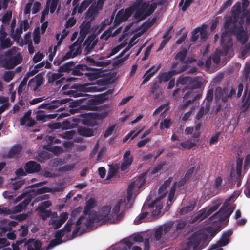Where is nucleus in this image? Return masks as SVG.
<instances>
[{
    "label": "nucleus",
    "instance_id": "nucleus-1",
    "mask_svg": "<svg viewBox=\"0 0 250 250\" xmlns=\"http://www.w3.org/2000/svg\"><path fill=\"white\" fill-rule=\"evenodd\" d=\"M133 5L135 11L133 16L138 22L151 15L156 8V4H150L144 0H136Z\"/></svg>",
    "mask_w": 250,
    "mask_h": 250
},
{
    "label": "nucleus",
    "instance_id": "nucleus-2",
    "mask_svg": "<svg viewBox=\"0 0 250 250\" xmlns=\"http://www.w3.org/2000/svg\"><path fill=\"white\" fill-rule=\"evenodd\" d=\"M18 48L13 47L6 51L4 57L0 56V62L2 66L7 69H13L22 61V56L20 53H17Z\"/></svg>",
    "mask_w": 250,
    "mask_h": 250
},
{
    "label": "nucleus",
    "instance_id": "nucleus-3",
    "mask_svg": "<svg viewBox=\"0 0 250 250\" xmlns=\"http://www.w3.org/2000/svg\"><path fill=\"white\" fill-rule=\"evenodd\" d=\"M133 193L127 191V199H121L119 200L114 206L112 214L116 215V219L120 220L125 214L126 210L131 208V205L129 206L128 203L131 201Z\"/></svg>",
    "mask_w": 250,
    "mask_h": 250
},
{
    "label": "nucleus",
    "instance_id": "nucleus-4",
    "mask_svg": "<svg viewBox=\"0 0 250 250\" xmlns=\"http://www.w3.org/2000/svg\"><path fill=\"white\" fill-rule=\"evenodd\" d=\"M111 209V207L107 205L101 208L98 213L96 212L90 213L85 223L86 228H89L90 226L95 222L109 220Z\"/></svg>",
    "mask_w": 250,
    "mask_h": 250
},
{
    "label": "nucleus",
    "instance_id": "nucleus-5",
    "mask_svg": "<svg viewBox=\"0 0 250 250\" xmlns=\"http://www.w3.org/2000/svg\"><path fill=\"white\" fill-rule=\"evenodd\" d=\"M85 84H74L70 87L69 85H66L62 87V90L63 91L64 94L76 98L84 96L86 92L89 91V88Z\"/></svg>",
    "mask_w": 250,
    "mask_h": 250
},
{
    "label": "nucleus",
    "instance_id": "nucleus-6",
    "mask_svg": "<svg viewBox=\"0 0 250 250\" xmlns=\"http://www.w3.org/2000/svg\"><path fill=\"white\" fill-rule=\"evenodd\" d=\"M244 21L240 20L238 23L231 24L229 30L231 34L236 36L237 40L243 44H245L248 40L247 33L244 30Z\"/></svg>",
    "mask_w": 250,
    "mask_h": 250
},
{
    "label": "nucleus",
    "instance_id": "nucleus-7",
    "mask_svg": "<svg viewBox=\"0 0 250 250\" xmlns=\"http://www.w3.org/2000/svg\"><path fill=\"white\" fill-rule=\"evenodd\" d=\"M235 93L236 90L233 87H232L229 90L228 87L223 88L221 87H217L215 89V99L216 101L221 99L223 103H226L229 100H231Z\"/></svg>",
    "mask_w": 250,
    "mask_h": 250
},
{
    "label": "nucleus",
    "instance_id": "nucleus-8",
    "mask_svg": "<svg viewBox=\"0 0 250 250\" xmlns=\"http://www.w3.org/2000/svg\"><path fill=\"white\" fill-rule=\"evenodd\" d=\"M232 14L226 18L224 28L228 29L231 24L238 23L240 19V14L241 12V4L240 2H237L232 7Z\"/></svg>",
    "mask_w": 250,
    "mask_h": 250
},
{
    "label": "nucleus",
    "instance_id": "nucleus-9",
    "mask_svg": "<svg viewBox=\"0 0 250 250\" xmlns=\"http://www.w3.org/2000/svg\"><path fill=\"white\" fill-rule=\"evenodd\" d=\"M244 90V93L242 100V107L247 109L250 105V86L247 83L244 88V85L242 83H240L237 87V93L236 97L239 98L241 97Z\"/></svg>",
    "mask_w": 250,
    "mask_h": 250
},
{
    "label": "nucleus",
    "instance_id": "nucleus-10",
    "mask_svg": "<svg viewBox=\"0 0 250 250\" xmlns=\"http://www.w3.org/2000/svg\"><path fill=\"white\" fill-rule=\"evenodd\" d=\"M231 26L223 32L221 36V45L225 55H227L229 51L232 47V39L230 37L231 33L229 31Z\"/></svg>",
    "mask_w": 250,
    "mask_h": 250
},
{
    "label": "nucleus",
    "instance_id": "nucleus-11",
    "mask_svg": "<svg viewBox=\"0 0 250 250\" xmlns=\"http://www.w3.org/2000/svg\"><path fill=\"white\" fill-rule=\"evenodd\" d=\"M113 93V89H109L106 92L97 95L94 100L89 101L88 108L91 110H96L98 107L96 105V103L101 104L109 99V96Z\"/></svg>",
    "mask_w": 250,
    "mask_h": 250
},
{
    "label": "nucleus",
    "instance_id": "nucleus-12",
    "mask_svg": "<svg viewBox=\"0 0 250 250\" xmlns=\"http://www.w3.org/2000/svg\"><path fill=\"white\" fill-rule=\"evenodd\" d=\"M134 12H135V11L133 4L130 7L126 8L125 10H121L119 11L114 20L115 25H117L121 22L127 21Z\"/></svg>",
    "mask_w": 250,
    "mask_h": 250
},
{
    "label": "nucleus",
    "instance_id": "nucleus-13",
    "mask_svg": "<svg viewBox=\"0 0 250 250\" xmlns=\"http://www.w3.org/2000/svg\"><path fill=\"white\" fill-rule=\"evenodd\" d=\"M185 66L183 65L178 69L170 70L167 72H165L161 73L158 76L159 83H162L163 82H166L170 80L172 76L180 74L185 71Z\"/></svg>",
    "mask_w": 250,
    "mask_h": 250
},
{
    "label": "nucleus",
    "instance_id": "nucleus-14",
    "mask_svg": "<svg viewBox=\"0 0 250 250\" xmlns=\"http://www.w3.org/2000/svg\"><path fill=\"white\" fill-rule=\"evenodd\" d=\"M173 223L169 222L166 223L163 225L159 226L155 229L154 237L157 241H159L162 236H165L170 231L172 227Z\"/></svg>",
    "mask_w": 250,
    "mask_h": 250
},
{
    "label": "nucleus",
    "instance_id": "nucleus-15",
    "mask_svg": "<svg viewBox=\"0 0 250 250\" xmlns=\"http://www.w3.org/2000/svg\"><path fill=\"white\" fill-rule=\"evenodd\" d=\"M69 49L70 51L69 52L65 55L62 56L64 61L71 58L75 57L81 53L82 50L81 45L79 43H78V41L71 45L69 47Z\"/></svg>",
    "mask_w": 250,
    "mask_h": 250
},
{
    "label": "nucleus",
    "instance_id": "nucleus-16",
    "mask_svg": "<svg viewBox=\"0 0 250 250\" xmlns=\"http://www.w3.org/2000/svg\"><path fill=\"white\" fill-rule=\"evenodd\" d=\"M42 244L40 240L30 238L25 241L24 246L27 250H42Z\"/></svg>",
    "mask_w": 250,
    "mask_h": 250
},
{
    "label": "nucleus",
    "instance_id": "nucleus-17",
    "mask_svg": "<svg viewBox=\"0 0 250 250\" xmlns=\"http://www.w3.org/2000/svg\"><path fill=\"white\" fill-rule=\"evenodd\" d=\"M131 152L129 150H126L123 155V162L122 163L120 169L121 171L126 170L131 165L133 161V157L130 155Z\"/></svg>",
    "mask_w": 250,
    "mask_h": 250
},
{
    "label": "nucleus",
    "instance_id": "nucleus-18",
    "mask_svg": "<svg viewBox=\"0 0 250 250\" xmlns=\"http://www.w3.org/2000/svg\"><path fill=\"white\" fill-rule=\"evenodd\" d=\"M204 240V236L200 233H194L189 238L188 244L192 245L193 250H197V248L202 241Z\"/></svg>",
    "mask_w": 250,
    "mask_h": 250
},
{
    "label": "nucleus",
    "instance_id": "nucleus-19",
    "mask_svg": "<svg viewBox=\"0 0 250 250\" xmlns=\"http://www.w3.org/2000/svg\"><path fill=\"white\" fill-rule=\"evenodd\" d=\"M233 231L229 229L225 232L222 235L221 238L214 244V248L216 247H224L228 245L230 241L229 237L232 235Z\"/></svg>",
    "mask_w": 250,
    "mask_h": 250
},
{
    "label": "nucleus",
    "instance_id": "nucleus-20",
    "mask_svg": "<svg viewBox=\"0 0 250 250\" xmlns=\"http://www.w3.org/2000/svg\"><path fill=\"white\" fill-rule=\"evenodd\" d=\"M25 170L27 173L32 174L38 172L41 168V165L34 161H30L27 162L24 167Z\"/></svg>",
    "mask_w": 250,
    "mask_h": 250
},
{
    "label": "nucleus",
    "instance_id": "nucleus-21",
    "mask_svg": "<svg viewBox=\"0 0 250 250\" xmlns=\"http://www.w3.org/2000/svg\"><path fill=\"white\" fill-rule=\"evenodd\" d=\"M89 70H94L95 69L89 68L85 64H78L72 69V74L75 76H82L85 75V71Z\"/></svg>",
    "mask_w": 250,
    "mask_h": 250
},
{
    "label": "nucleus",
    "instance_id": "nucleus-22",
    "mask_svg": "<svg viewBox=\"0 0 250 250\" xmlns=\"http://www.w3.org/2000/svg\"><path fill=\"white\" fill-rule=\"evenodd\" d=\"M159 67H155L153 66L148 69L144 74L143 76V81L141 85H143L147 82L150 78L154 75V74L158 70Z\"/></svg>",
    "mask_w": 250,
    "mask_h": 250
},
{
    "label": "nucleus",
    "instance_id": "nucleus-23",
    "mask_svg": "<svg viewBox=\"0 0 250 250\" xmlns=\"http://www.w3.org/2000/svg\"><path fill=\"white\" fill-rule=\"evenodd\" d=\"M146 174V172L143 173L140 175L138 179L131 182L128 187L127 191L129 192H131L133 193L134 189H135L136 186L138 187L139 182L142 181V183L140 184L139 187L142 186L145 183V180L144 178Z\"/></svg>",
    "mask_w": 250,
    "mask_h": 250
},
{
    "label": "nucleus",
    "instance_id": "nucleus-24",
    "mask_svg": "<svg viewBox=\"0 0 250 250\" xmlns=\"http://www.w3.org/2000/svg\"><path fill=\"white\" fill-rule=\"evenodd\" d=\"M133 245V243L129 240L127 239H123L121 243L116 244L115 249L116 250H127V247L130 249Z\"/></svg>",
    "mask_w": 250,
    "mask_h": 250
},
{
    "label": "nucleus",
    "instance_id": "nucleus-25",
    "mask_svg": "<svg viewBox=\"0 0 250 250\" xmlns=\"http://www.w3.org/2000/svg\"><path fill=\"white\" fill-rule=\"evenodd\" d=\"M194 82V79L193 77L189 76H185L183 75H181L177 80L176 86H178V84L186 85L188 84H190V83Z\"/></svg>",
    "mask_w": 250,
    "mask_h": 250
},
{
    "label": "nucleus",
    "instance_id": "nucleus-26",
    "mask_svg": "<svg viewBox=\"0 0 250 250\" xmlns=\"http://www.w3.org/2000/svg\"><path fill=\"white\" fill-rule=\"evenodd\" d=\"M22 150V146L20 144H16L10 148L7 156L8 158H14L19 155Z\"/></svg>",
    "mask_w": 250,
    "mask_h": 250
},
{
    "label": "nucleus",
    "instance_id": "nucleus-27",
    "mask_svg": "<svg viewBox=\"0 0 250 250\" xmlns=\"http://www.w3.org/2000/svg\"><path fill=\"white\" fill-rule=\"evenodd\" d=\"M43 79L40 74H38L34 78L30 80L28 83V85L30 86L33 83H35L36 86L33 90L36 91L38 88L43 83Z\"/></svg>",
    "mask_w": 250,
    "mask_h": 250
},
{
    "label": "nucleus",
    "instance_id": "nucleus-28",
    "mask_svg": "<svg viewBox=\"0 0 250 250\" xmlns=\"http://www.w3.org/2000/svg\"><path fill=\"white\" fill-rule=\"evenodd\" d=\"M58 215L56 212L53 213L52 217L50 218L49 224L52 225L54 229H56L60 228L63 223L57 218Z\"/></svg>",
    "mask_w": 250,
    "mask_h": 250
},
{
    "label": "nucleus",
    "instance_id": "nucleus-29",
    "mask_svg": "<svg viewBox=\"0 0 250 250\" xmlns=\"http://www.w3.org/2000/svg\"><path fill=\"white\" fill-rule=\"evenodd\" d=\"M241 79L243 82L250 80V60L245 64Z\"/></svg>",
    "mask_w": 250,
    "mask_h": 250
},
{
    "label": "nucleus",
    "instance_id": "nucleus-30",
    "mask_svg": "<svg viewBox=\"0 0 250 250\" xmlns=\"http://www.w3.org/2000/svg\"><path fill=\"white\" fill-rule=\"evenodd\" d=\"M78 134L82 136L89 137L94 135L93 129L86 128L85 127H80L78 128Z\"/></svg>",
    "mask_w": 250,
    "mask_h": 250
},
{
    "label": "nucleus",
    "instance_id": "nucleus-31",
    "mask_svg": "<svg viewBox=\"0 0 250 250\" xmlns=\"http://www.w3.org/2000/svg\"><path fill=\"white\" fill-rule=\"evenodd\" d=\"M234 196L232 195L230 196H229L228 198H227L219 210L214 213L210 218H217L218 217V215H220V214L224 211V209H226V208H228L229 207L230 203V201L233 198Z\"/></svg>",
    "mask_w": 250,
    "mask_h": 250
},
{
    "label": "nucleus",
    "instance_id": "nucleus-32",
    "mask_svg": "<svg viewBox=\"0 0 250 250\" xmlns=\"http://www.w3.org/2000/svg\"><path fill=\"white\" fill-rule=\"evenodd\" d=\"M60 73H53L49 77L48 81L50 83H55L56 85L60 84L64 80Z\"/></svg>",
    "mask_w": 250,
    "mask_h": 250
},
{
    "label": "nucleus",
    "instance_id": "nucleus-33",
    "mask_svg": "<svg viewBox=\"0 0 250 250\" xmlns=\"http://www.w3.org/2000/svg\"><path fill=\"white\" fill-rule=\"evenodd\" d=\"M155 207L152 212V215L154 217H158L161 215V209L162 208V206L161 205H157V202L154 201L151 204L148 206V208H152Z\"/></svg>",
    "mask_w": 250,
    "mask_h": 250
},
{
    "label": "nucleus",
    "instance_id": "nucleus-34",
    "mask_svg": "<svg viewBox=\"0 0 250 250\" xmlns=\"http://www.w3.org/2000/svg\"><path fill=\"white\" fill-rule=\"evenodd\" d=\"M210 109V105L208 103L205 104V106H202L196 115V119L198 120L201 119L204 115H207Z\"/></svg>",
    "mask_w": 250,
    "mask_h": 250
},
{
    "label": "nucleus",
    "instance_id": "nucleus-35",
    "mask_svg": "<svg viewBox=\"0 0 250 250\" xmlns=\"http://www.w3.org/2000/svg\"><path fill=\"white\" fill-rule=\"evenodd\" d=\"M43 148L47 150L52 152L55 155H58L63 151L62 148L58 146H52L51 145L48 144L44 146Z\"/></svg>",
    "mask_w": 250,
    "mask_h": 250
},
{
    "label": "nucleus",
    "instance_id": "nucleus-36",
    "mask_svg": "<svg viewBox=\"0 0 250 250\" xmlns=\"http://www.w3.org/2000/svg\"><path fill=\"white\" fill-rule=\"evenodd\" d=\"M96 206L95 200L90 198L88 201H86L85 206L84 207L83 213L85 215H87L89 213L91 209L93 208Z\"/></svg>",
    "mask_w": 250,
    "mask_h": 250
},
{
    "label": "nucleus",
    "instance_id": "nucleus-37",
    "mask_svg": "<svg viewBox=\"0 0 250 250\" xmlns=\"http://www.w3.org/2000/svg\"><path fill=\"white\" fill-rule=\"evenodd\" d=\"M74 65L75 63L73 62L66 63L59 67L58 72L59 73L69 72L72 70V67H74Z\"/></svg>",
    "mask_w": 250,
    "mask_h": 250
},
{
    "label": "nucleus",
    "instance_id": "nucleus-38",
    "mask_svg": "<svg viewBox=\"0 0 250 250\" xmlns=\"http://www.w3.org/2000/svg\"><path fill=\"white\" fill-rule=\"evenodd\" d=\"M98 12V8L97 6L92 5L85 13L86 18H90L91 20L94 19L95 16Z\"/></svg>",
    "mask_w": 250,
    "mask_h": 250
},
{
    "label": "nucleus",
    "instance_id": "nucleus-39",
    "mask_svg": "<svg viewBox=\"0 0 250 250\" xmlns=\"http://www.w3.org/2000/svg\"><path fill=\"white\" fill-rule=\"evenodd\" d=\"M208 217L206 212V208H204L199 210L194 217L193 222H195L197 221H202Z\"/></svg>",
    "mask_w": 250,
    "mask_h": 250
},
{
    "label": "nucleus",
    "instance_id": "nucleus-40",
    "mask_svg": "<svg viewBox=\"0 0 250 250\" xmlns=\"http://www.w3.org/2000/svg\"><path fill=\"white\" fill-rule=\"evenodd\" d=\"M200 96V99L202 96L201 93H196L193 89H191L189 91H187L183 96L184 100H189L194 99L196 96Z\"/></svg>",
    "mask_w": 250,
    "mask_h": 250
},
{
    "label": "nucleus",
    "instance_id": "nucleus-41",
    "mask_svg": "<svg viewBox=\"0 0 250 250\" xmlns=\"http://www.w3.org/2000/svg\"><path fill=\"white\" fill-rule=\"evenodd\" d=\"M188 50L184 48L176 54L175 56V60H179V62H186L185 59L186 58Z\"/></svg>",
    "mask_w": 250,
    "mask_h": 250
},
{
    "label": "nucleus",
    "instance_id": "nucleus-42",
    "mask_svg": "<svg viewBox=\"0 0 250 250\" xmlns=\"http://www.w3.org/2000/svg\"><path fill=\"white\" fill-rule=\"evenodd\" d=\"M249 1L248 0H242V8L243 11L240 16V20H243L245 21V17L249 13L247 8L249 5Z\"/></svg>",
    "mask_w": 250,
    "mask_h": 250
},
{
    "label": "nucleus",
    "instance_id": "nucleus-43",
    "mask_svg": "<svg viewBox=\"0 0 250 250\" xmlns=\"http://www.w3.org/2000/svg\"><path fill=\"white\" fill-rule=\"evenodd\" d=\"M195 208L194 204H190L186 207L182 208L179 211L178 213L180 215L187 214L192 211Z\"/></svg>",
    "mask_w": 250,
    "mask_h": 250
},
{
    "label": "nucleus",
    "instance_id": "nucleus-44",
    "mask_svg": "<svg viewBox=\"0 0 250 250\" xmlns=\"http://www.w3.org/2000/svg\"><path fill=\"white\" fill-rule=\"evenodd\" d=\"M31 201V199L30 198H26L23 201L20 203L15 207L16 210L18 212L21 211L30 203Z\"/></svg>",
    "mask_w": 250,
    "mask_h": 250
},
{
    "label": "nucleus",
    "instance_id": "nucleus-45",
    "mask_svg": "<svg viewBox=\"0 0 250 250\" xmlns=\"http://www.w3.org/2000/svg\"><path fill=\"white\" fill-rule=\"evenodd\" d=\"M180 145L183 149H190L195 146L196 144L195 142H193L191 140H188L185 142L180 143Z\"/></svg>",
    "mask_w": 250,
    "mask_h": 250
},
{
    "label": "nucleus",
    "instance_id": "nucleus-46",
    "mask_svg": "<svg viewBox=\"0 0 250 250\" xmlns=\"http://www.w3.org/2000/svg\"><path fill=\"white\" fill-rule=\"evenodd\" d=\"M183 65L185 66V71H186L189 66L188 62H173L172 63V64L171 66V70H174V69H178L179 68L181 67L182 66H183Z\"/></svg>",
    "mask_w": 250,
    "mask_h": 250
},
{
    "label": "nucleus",
    "instance_id": "nucleus-47",
    "mask_svg": "<svg viewBox=\"0 0 250 250\" xmlns=\"http://www.w3.org/2000/svg\"><path fill=\"white\" fill-rule=\"evenodd\" d=\"M13 44L9 38L3 39L0 41V45L2 49H6L10 47Z\"/></svg>",
    "mask_w": 250,
    "mask_h": 250
},
{
    "label": "nucleus",
    "instance_id": "nucleus-48",
    "mask_svg": "<svg viewBox=\"0 0 250 250\" xmlns=\"http://www.w3.org/2000/svg\"><path fill=\"white\" fill-rule=\"evenodd\" d=\"M172 180V177H169L167 180L164 181V183L161 186V187L159 188V193H161V190H164V194H167V188L169 187V186L170 185L171 182Z\"/></svg>",
    "mask_w": 250,
    "mask_h": 250
},
{
    "label": "nucleus",
    "instance_id": "nucleus-49",
    "mask_svg": "<svg viewBox=\"0 0 250 250\" xmlns=\"http://www.w3.org/2000/svg\"><path fill=\"white\" fill-rule=\"evenodd\" d=\"M80 28V34L85 35L88 33L89 30L90 28V23L89 22H83L81 24Z\"/></svg>",
    "mask_w": 250,
    "mask_h": 250
},
{
    "label": "nucleus",
    "instance_id": "nucleus-50",
    "mask_svg": "<svg viewBox=\"0 0 250 250\" xmlns=\"http://www.w3.org/2000/svg\"><path fill=\"white\" fill-rule=\"evenodd\" d=\"M234 209V208L232 207H229L228 208H226L224 209V211H222L220 215H218L220 218L222 215H223V217L225 218L229 217L232 213L233 212Z\"/></svg>",
    "mask_w": 250,
    "mask_h": 250
},
{
    "label": "nucleus",
    "instance_id": "nucleus-51",
    "mask_svg": "<svg viewBox=\"0 0 250 250\" xmlns=\"http://www.w3.org/2000/svg\"><path fill=\"white\" fill-rule=\"evenodd\" d=\"M15 75V73L12 71H5L3 74V78L5 82H9Z\"/></svg>",
    "mask_w": 250,
    "mask_h": 250
},
{
    "label": "nucleus",
    "instance_id": "nucleus-52",
    "mask_svg": "<svg viewBox=\"0 0 250 250\" xmlns=\"http://www.w3.org/2000/svg\"><path fill=\"white\" fill-rule=\"evenodd\" d=\"M31 110H29L24 114L23 117L20 119L21 125H24L26 122L29 120L31 118Z\"/></svg>",
    "mask_w": 250,
    "mask_h": 250
},
{
    "label": "nucleus",
    "instance_id": "nucleus-53",
    "mask_svg": "<svg viewBox=\"0 0 250 250\" xmlns=\"http://www.w3.org/2000/svg\"><path fill=\"white\" fill-rule=\"evenodd\" d=\"M28 79V77H25L22 81L20 83V85L18 88V94L21 95L22 93L23 88L25 87L27 84V82Z\"/></svg>",
    "mask_w": 250,
    "mask_h": 250
},
{
    "label": "nucleus",
    "instance_id": "nucleus-54",
    "mask_svg": "<svg viewBox=\"0 0 250 250\" xmlns=\"http://www.w3.org/2000/svg\"><path fill=\"white\" fill-rule=\"evenodd\" d=\"M108 114V112L107 111H104L99 113H94L93 116L96 119L102 120L107 116Z\"/></svg>",
    "mask_w": 250,
    "mask_h": 250
},
{
    "label": "nucleus",
    "instance_id": "nucleus-55",
    "mask_svg": "<svg viewBox=\"0 0 250 250\" xmlns=\"http://www.w3.org/2000/svg\"><path fill=\"white\" fill-rule=\"evenodd\" d=\"M41 214L40 216L42 220H45L47 218L49 217L50 216H52L53 213L51 210H38Z\"/></svg>",
    "mask_w": 250,
    "mask_h": 250
},
{
    "label": "nucleus",
    "instance_id": "nucleus-56",
    "mask_svg": "<svg viewBox=\"0 0 250 250\" xmlns=\"http://www.w3.org/2000/svg\"><path fill=\"white\" fill-rule=\"evenodd\" d=\"M114 28V26L110 27L107 30L104 31L101 35V38L104 39L107 41L111 36H112V29Z\"/></svg>",
    "mask_w": 250,
    "mask_h": 250
},
{
    "label": "nucleus",
    "instance_id": "nucleus-57",
    "mask_svg": "<svg viewBox=\"0 0 250 250\" xmlns=\"http://www.w3.org/2000/svg\"><path fill=\"white\" fill-rule=\"evenodd\" d=\"M250 51V43H247L240 49L241 54L242 57L245 58L246 56Z\"/></svg>",
    "mask_w": 250,
    "mask_h": 250
},
{
    "label": "nucleus",
    "instance_id": "nucleus-58",
    "mask_svg": "<svg viewBox=\"0 0 250 250\" xmlns=\"http://www.w3.org/2000/svg\"><path fill=\"white\" fill-rule=\"evenodd\" d=\"M148 212L144 211L142 213L138 215L135 219L134 222L136 224H139L143 222V220L146 218L148 215Z\"/></svg>",
    "mask_w": 250,
    "mask_h": 250
},
{
    "label": "nucleus",
    "instance_id": "nucleus-59",
    "mask_svg": "<svg viewBox=\"0 0 250 250\" xmlns=\"http://www.w3.org/2000/svg\"><path fill=\"white\" fill-rule=\"evenodd\" d=\"M213 93L214 90L212 88L209 89L208 90L206 97V100L207 102L205 104H207L208 103L210 106V102L212 101L213 98Z\"/></svg>",
    "mask_w": 250,
    "mask_h": 250
},
{
    "label": "nucleus",
    "instance_id": "nucleus-60",
    "mask_svg": "<svg viewBox=\"0 0 250 250\" xmlns=\"http://www.w3.org/2000/svg\"><path fill=\"white\" fill-rule=\"evenodd\" d=\"M171 124V120L170 119H165L163 121L160 123V129L163 130L164 128L168 129L170 128Z\"/></svg>",
    "mask_w": 250,
    "mask_h": 250
},
{
    "label": "nucleus",
    "instance_id": "nucleus-61",
    "mask_svg": "<svg viewBox=\"0 0 250 250\" xmlns=\"http://www.w3.org/2000/svg\"><path fill=\"white\" fill-rule=\"evenodd\" d=\"M200 99V96H197L194 99L187 100L183 104L180 105L179 108L183 109L187 107L190 104Z\"/></svg>",
    "mask_w": 250,
    "mask_h": 250
},
{
    "label": "nucleus",
    "instance_id": "nucleus-62",
    "mask_svg": "<svg viewBox=\"0 0 250 250\" xmlns=\"http://www.w3.org/2000/svg\"><path fill=\"white\" fill-rule=\"evenodd\" d=\"M141 131V130L138 131L136 133H135V131H130L127 135H126L123 139V142L125 143L126 142L131 136L132 139L136 137Z\"/></svg>",
    "mask_w": 250,
    "mask_h": 250
},
{
    "label": "nucleus",
    "instance_id": "nucleus-63",
    "mask_svg": "<svg viewBox=\"0 0 250 250\" xmlns=\"http://www.w3.org/2000/svg\"><path fill=\"white\" fill-rule=\"evenodd\" d=\"M90 2H89L88 1L84 0L81 3L80 6L78 7V10L77 12L79 13H82L83 11H84L89 5Z\"/></svg>",
    "mask_w": 250,
    "mask_h": 250
},
{
    "label": "nucleus",
    "instance_id": "nucleus-64",
    "mask_svg": "<svg viewBox=\"0 0 250 250\" xmlns=\"http://www.w3.org/2000/svg\"><path fill=\"white\" fill-rule=\"evenodd\" d=\"M194 82L193 83H190V84H192V89L194 90V89L200 88L202 85V82L198 81V78L197 77H193Z\"/></svg>",
    "mask_w": 250,
    "mask_h": 250
}]
</instances>
